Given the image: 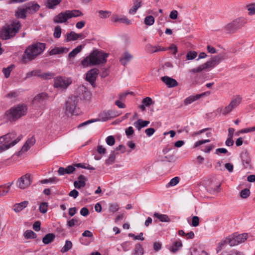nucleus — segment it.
<instances>
[{
  "instance_id": "52",
  "label": "nucleus",
  "mask_w": 255,
  "mask_h": 255,
  "mask_svg": "<svg viewBox=\"0 0 255 255\" xmlns=\"http://www.w3.org/2000/svg\"><path fill=\"white\" fill-rule=\"evenodd\" d=\"M154 102L152 101V99L148 97L143 99L142 101V103L146 107H149L151 105L154 104Z\"/></svg>"
},
{
  "instance_id": "30",
  "label": "nucleus",
  "mask_w": 255,
  "mask_h": 255,
  "mask_svg": "<svg viewBox=\"0 0 255 255\" xmlns=\"http://www.w3.org/2000/svg\"><path fill=\"white\" fill-rule=\"evenodd\" d=\"M61 1V0H46L45 5L48 8L54 9Z\"/></svg>"
},
{
  "instance_id": "56",
  "label": "nucleus",
  "mask_w": 255,
  "mask_h": 255,
  "mask_svg": "<svg viewBox=\"0 0 255 255\" xmlns=\"http://www.w3.org/2000/svg\"><path fill=\"white\" fill-rule=\"evenodd\" d=\"M100 119H91L88 121H87L86 122H84L81 124H80L78 126V128H80L81 127H84L85 126H87L88 125H89L90 124L93 123L95 122L99 121Z\"/></svg>"
},
{
  "instance_id": "2",
  "label": "nucleus",
  "mask_w": 255,
  "mask_h": 255,
  "mask_svg": "<svg viewBox=\"0 0 255 255\" xmlns=\"http://www.w3.org/2000/svg\"><path fill=\"white\" fill-rule=\"evenodd\" d=\"M22 138L21 134L17 136L14 131L9 132L0 137V153L7 150L18 142Z\"/></svg>"
},
{
  "instance_id": "37",
  "label": "nucleus",
  "mask_w": 255,
  "mask_h": 255,
  "mask_svg": "<svg viewBox=\"0 0 255 255\" xmlns=\"http://www.w3.org/2000/svg\"><path fill=\"white\" fill-rule=\"evenodd\" d=\"M77 33L74 31H71L70 33H68L66 34V37L65 41L67 42L70 41H75L77 39Z\"/></svg>"
},
{
  "instance_id": "29",
  "label": "nucleus",
  "mask_w": 255,
  "mask_h": 255,
  "mask_svg": "<svg viewBox=\"0 0 255 255\" xmlns=\"http://www.w3.org/2000/svg\"><path fill=\"white\" fill-rule=\"evenodd\" d=\"M55 238V236L53 233H48L46 234L42 239L43 243L45 244H49L52 243Z\"/></svg>"
},
{
  "instance_id": "12",
  "label": "nucleus",
  "mask_w": 255,
  "mask_h": 255,
  "mask_svg": "<svg viewBox=\"0 0 255 255\" xmlns=\"http://www.w3.org/2000/svg\"><path fill=\"white\" fill-rule=\"evenodd\" d=\"M27 14H32L39 10L40 5L34 2H29L23 5Z\"/></svg>"
},
{
  "instance_id": "20",
  "label": "nucleus",
  "mask_w": 255,
  "mask_h": 255,
  "mask_svg": "<svg viewBox=\"0 0 255 255\" xmlns=\"http://www.w3.org/2000/svg\"><path fill=\"white\" fill-rule=\"evenodd\" d=\"M48 97L47 93L42 92L35 96L33 99V102L34 103H43L48 100Z\"/></svg>"
},
{
  "instance_id": "40",
  "label": "nucleus",
  "mask_w": 255,
  "mask_h": 255,
  "mask_svg": "<svg viewBox=\"0 0 255 255\" xmlns=\"http://www.w3.org/2000/svg\"><path fill=\"white\" fill-rule=\"evenodd\" d=\"M14 67V65L13 64H11L7 67L3 68L2 69V72L4 74V76L6 78H7L9 77L10 72Z\"/></svg>"
},
{
  "instance_id": "46",
  "label": "nucleus",
  "mask_w": 255,
  "mask_h": 255,
  "mask_svg": "<svg viewBox=\"0 0 255 255\" xmlns=\"http://www.w3.org/2000/svg\"><path fill=\"white\" fill-rule=\"evenodd\" d=\"M99 16L101 18H107L109 17L111 14V11L107 10H101L98 11Z\"/></svg>"
},
{
  "instance_id": "18",
  "label": "nucleus",
  "mask_w": 255,
  "mask_h": 255,
  "mask_svg": "<svg viewBox=\"0 0 255 255\" xmlns=\"http://www.w3.org/2000/svg\"><path fill=\"white\" fill-rule=\"evenodd\" d=\"M236 108L233 106L231 104H229L225 107H221L216 110V112L218 114H222L224 115H227L232 112Z\"/></svg>"
},
{
  "instance_id": "49",
  "label": "nucleus",
  "mask_w": 255,
  "mask_h": 255,
  "mask_svg": "<svg viewBox=\"0 0 255 255\" xmlns=\"http://www.w3.org/2000/svg\"><path fill=\"white\" fill-rule=\"evenodd\" d=\"M48 207V203L47 202H42L40 204L39 206V211L43 214H45L47 211V209Z\"/></svg>"
},
{
  "instance_id": "28",
  "label": "nucleus",
  "mask_w": 255,
  "mask_h": 255,
  "mask_svg": "<svg viewBox=\"0 0 255 255\" xmlns=\"http://www.w3.org/2000/svg\"><path fill=\"white\" fill-rule=\"evenodd\" d=\"M28 204V201H24L19 203L15 204L13 206V210L15 212H19L26 208Z\"/></svg>"
},
{
  "instance_id": "51",
  "label": "nucleus",
  "mask_w": 255,
  "mask_h": 255,
  "mask_svg": "<svg viewBox=\"0 0 255 255\" xmlns=\"http://www.w3.org/2000/svg\"><path fill=\"white\" fill-rule=\"evenodd\" d=\"M242 101V98L240 96L236 97L235 99H233L230 104L234 106L235 108H237L241 103Z\"/></svg>"
},
{
  "instance_id": "21",
  "label": "nucleus",
  "mask_w": 255,
  "mask_h": 255,
  "mask_svg": "<svg viewBox=\"0 0 255 255\" xmlns=\"http://www.w3.org/2000/svg\"><path fill=\"white\" fill-rule=\"evenodd\" d=\"M113 21L114 22H120L123 23H126L128 25L131 24V21L126 16L114 15L113 16Z\"/></svg>"
},
{
  "instance_id": "23",
  "label": "nucleus",
  "mask_w": 255,
  "mask_h": 255,
  "mask_svg": "<svg viewBox=\"0 0 255 255\" xmlns=\"http://www.w3.org/2000/svg\"><path fill=\"white\" fill-rule=\"evenodd\" d=\"M35 139L34 136L29 138L24 144L21 148V151L26 152L35 143Z\"/></svg>"
},
{
  "instance_id": "19",
  "label": "nucleus",
  "mask_w": 255,
  "mask_h": 255,
  "mask_svg": "<svg viewBox=\"0 0 255 255\" xmlns=\"http://www.w3.org/2000/svg\"><path fill=\"white\" fill-rule=\"evenodd\" d=\"M236 108L233 106L231 104H229L225 107H221L216 110V112L218 114H222L224 115H227L232 112Z\"/></svg>"
},
{
  "instance_id": "47",
  "label": "nucleus",
  "mask_w": 255,
  "mask_h": 255,
  "mask_svg": "<svg viewBox=\"0 0 255 255\" xmlns=\"http://www.w3.org/2000/svg\"><path fill=\"white\" fill-rule=\"evenodd\" d=\"M59 181V179L58 178H57L56 177H53L49 178V179H45L42 180L40 182L42 184H46V183H49V182L56 183L58 182Z\"/></svg>"
},
{
  "instance_id": "63",
  "label": "nucleus",
  "mask_w": 255,
  "mask_h": 255,
  "mask_svg": "<svg viewBox=\"0 0 255 255\" xmlns=\"http://www.w3.org/2000/svg\"><path fill=\"white\" fill-rule=\"evenodd\" d=\"M53 76V74L50 72H46L43 74L39 73V77L43 79H51Z\"/></svg>"
},
{
  "instance_id": "3",
  "label": "nucleus",
  "mask_w": 255,
  "mask_h": 255,
  "mask_svg": "<svg viewBox=\"0 0 255 255\" xmlns=\"http://www.w3.org/2000/svg\"><path fill=\"white\" fill-rule=\"evenodd\" d=\"M108 54L102 51H93L89 56L86 57L81 61L82 65L84 67L90 65H96L107 62Z\"/></svg>"
},
{
  "instance_id": "6",
  "label": "nucleus",
  "mask_w": 255,
  "mask_h": 255,
  "mask_svg": "<svg viewBox=\"0 0 255 255\" xmlns=\"http://www.w3.org/2000/svg\"><path fill=\"white\" fill-rule=\"evenodd\" d=\"M21 27L19 21L13 22L11 26L3 28L0 33V36L1 39L6 40L13 37L18 31Z\"/></svg>"
},
{
  "instance_id": "4",
  "label": "nucleus",
  "mask_w": 255,
  "mask_h": 255,
  "mask_svg": "<svg viewBox=\"0 0 255 255\" xmlns=\"http://www.w3.org/2000/svg\"><path fill=\"white\" fill-rule=\"evenodd\" d=\"M27 107L23 104L10 108L4 114V118L9 122H14L25 116L27 113Z\"/></svg>"
},
{
  "instance_id": "31",
  "label": "nucleus",
  "mask_w": 255,
  "mask_h": 255,
  "mask_svg": "<svg viewBox=\"0 0 255 255\" xmlns=\"http://www.w3.org/2000/svg\"><path fill=\"white\" fill-rule=\"evenodd\" d=\"M69 18L82 16L83 13L79 10H67Z\"/></svg>"
},
{
  "instance_id": "25",
  "label": "nucleus",
  "mask_w": 255,
  "mask_h": 255,
  "mask_svg": "<svg viewBox=\"0 0 255 255\" xmlns=\"http://www.w3.org/2000/svg\"><path fill=\"white\" fill-rule=\"evenodd\" d=\"M69 48L66 47H55L51 49L49 54L50 55L66 53L69 51Z\"/></svg>"
},
{
  "instance_id": "34",
  "label": "nucleus",
  "mask_w": 255,
  "mask_h": 255,
  "mask_svg": "<svg viewBox=\"0 0 255 255\" xmlns=\"http://www.w3.org/2000/svg\"><path fill=\"white\" fill-rule=\"evenodd\" d=\"M182 246V244L180 241H176L170 247V251L173 253H175L179 250V248H181Z\"/></svg>"
},
{
  "instance_id": "5",
  "label": "nucleus",
  "mask_w": 255,
  "mask_h": 255,
  "mask_svg": "<svg viewBox=\"0 0 255 255\" xmlns=\"http://www.w3.org/2000/svg\"><path fill=\"white\" fill-rule=\"evenodd\" d=\"M224 59V56L222 54L214 56L212 57L209 60L207 61L205 63L200 65L199 67L192 69L190 70L191 73L200 72L203 70L207 68H213L215 66L218 65L222 60Z\"/></svg>"
},
{
  "instance_id": "41",
  "label": "nucleus",
  "mask_w": 255,
  "mask_h": 255,
  "mask_svg": "<svg viewBox=\"0 0 255 255\" xmlns=\"http://www.w3.org/2000/svg\"><path fill=\"white\" fill-rule=\"evenodd\" d=\"M72 247V243L71 241L67 240L65 242V244L64 247L61 249V252L62 253H66L69 251Z\"/></svg>"
},
{
  "instance_id": "27",
  "label": "nucleus",
  "mask_w": 255,
  "mask_h": 255,
  "mask_svg": "<svg viewBox=\"0 0 255 255\" xmlns=\"http://www.w3.org/2000/svg\"><path fill=\"white\" fill-rule=\"evenodd\" d=\"M149 124V121H148L138 119L133 123V125L138 130H140L142 128L147 127Z\"/></svg>"
},
{
  "instance_id": "50",
  "label": "nucleus",
  "mask_w": 255,
  "mask_h": 255,
  "mask_svg": "<svg viewBox=\"0 0 255 255\" xmlns=\"http://www.w3.org/2000/svg\"><path fill=\"white\" fill-rule=\"evenodd\" d=\"M146 49L150 53L158 52L159 46H152L150 44H147L145 46Z\"/></svg>"
},
{
  "instance_id": "62",
  "label": "nucleus",
  "mask_w": 255,
  "mask_h": 255,
  "mask_svg": "<svg viewBox=\"0 0 255 255\" xmlns=\"http://www.w3.org/2000/svg\"><path fill=\"white\" fill-rule=\"evenodd\" d=\"M119 209V205L117 204H110L109 207V211L110 212H112L113 213L118 211Z\"/></svg>"
},
{
  "instance_id": "16",
  "label": "nucleus",
  "mask_w": 255,
  "mask_h": 255,
  "mask_svg": "<svg viewBox=\"0 0 255 255\" xmlns=\"http://www.w3.org/2000/svg\"><path fill=\"white\" fill-rule=\"evenodd\" d=\"M67 12L66 10L64 12H61L56 15L54 18V22L56 23H63L67 21L69 19L67 16Z\"/></svg>"
},
{
  "instance_id": "53",
  "label": "nucleus",
  "mask_w": 255,
  "mask_h": 255,
  "mask_svg": "<svg viewBox=\"0 0 255 255\" xmlns=\"http://www.w3.org/2000/svg\"><path fill=\"white\" fill-rule=\"evenodd\" d=\"M197 53L195 51H190L187 53L186 59L188 60H193L196 58Z\"/></svg>"
},
{
  "instance_id": "24",
  "label": "nucleus",
  "mask_w": 255,
  "mask_h": 255,
  "mask_svg": "<svg viewBox=\"0 0 255 255\" xmlns=\"http://www.w3.org/2000/svg\"><path fill=\"white\" fill-rule=\"evenodd\" d=\"M78 181H75L74 182V186L76 188L80 189L82 187H84L86 185V178L83 175H80L79 176Z\"/></svg>"
},
{
  "instance_id": "42",
  "label": "nucleus",
  "mask_w": 255,
  "mask_h": 255,
  "mask_svg": "<svg viewBox=\"0 0 255 255\" xmlns=\"http://www.w3.org/2000/svg\"><path fill=\"white\" fill-rule=\"evenodd\" d=\"M133 254L135 255H142L143 254V249L140 244H137L135 245Z\"/></svg>"
},
{
  "instance_id": "48",
  "label": "nucleus",
  "mask_w": 255,
  "mask_h": 255,
  "mask_svg": "<svg viewBox=\"0 0 255 255\" xmlns=\"http://www.w3.org/2000/svg\"><path fill=\"white\" fill-rule=\"evenodd\" d=\"M246 7L249 11V15L255 14V3L248 4L246 6Z\"/></svg>"
},
{
  "instance_id": "9",
  "label": "nucleus",
  "mask_w": 255,
  "mask_h": 255,
  "mask_svg": "<svg viewBox=\"0 0 255 255\" xmlns=\"http://www.w3.org/2000/svg\"><path fill=\"white\" fill-rule=\"evenodd\" d=\"M70 78L65 77L58 76L54 78V86L61 90L66 89L71 84Z\"/></svg>"
},
{
  "instance_id": "32",
  "label": "nucleus",
  "mask_w": 255,
  "mask_h": 255,
  "mask_svg": "<svg viewBox=\"0 0 255 255\" xmlns=\"http://www.w3.org/2000/svg\"><path fill=\"white\" fill-rule=\"evenodd\" d=\"M225 240L226 241L227 244H229L231 247L238 245L236 241L235 234H233L232 236L227 237Z\"/></svg>"
},
{
  "instance_id": "14",
  "label": "nucleus",
  "mask_w": 255,
  "mask_h": 255,
  "mask_svg": "<svg viewBox=\"0 0 255 255\" xmlns=\"http://www.w3.org/2000/svg\"><path fill=\"white\" fill-rule=\"evenodd\" d=\"M120 114L116 110L105 111L102 112L100 116L103 121H106L108 119L118 117Z\"/></svg>"
},
{
  "instance_id": "15",
  "label": "nucleus",
  "mask_w": 255,
  "mask_h": 255,
  "mask_svg": "<svg viewBox=\"0 0 255 255\" xmlns=\"http://www.w3.org/2000/svg\"><path fill=\"white\" fill-rule=\"evenodd\" d=\"M161 80L168 88L175 87L178 85V82L175 79L167 76L162 77Z\"/></svg>"
},
{
  "instance_id": "36",
  "label": "nucleus",
  "mask_w": 255,
  "mask_h": 255,
  "mask_svg": "<svg viewBox=\"0 0 255 255\" xmlns=\"http://www.w3.org/2000/svg\"><path fill=\"white\" fill-rule=\"evenodd\" d=\"M220 255H245L244 253L238 250H231L230 251H225L221 253Z\"/></svg>"
},
{
  "instance_id": "1",
  "label": "nucleus",
  "mask_w": 255,
  "mask_h": 255,
  "mask_svg": "<svg viewBox=\"0 0 255 255\" xmlns=\"http://www.w3.org/2000/svg\"><path fill=\"white\" fill-rule=\"evenodd\" d=\"M45 48V44L40 42L33 43L28 46L22 56V62L26 63L34 60L43 52Z\"/></svg>"
},
{
  "instance_id": "13",
  "label": "nucleus",
  "mask_w": 255,
  "mask_h": 255,
  "mask_svg": "<svg viewBox=\"0 0 255 255\" xmlns=\"http://www.w3.org/2000/svg\"><path fill=\"white\" fill-rule=\"evenodd\" d=\"M99 72V71L97 68L92 69L87 73L86 80L94 86Z\"/></svg>"
},
{
  "instance_id": "45",
  "label": "nucleus",
  "mask_w": 255,
  "mask_h": 255,
  "mask_svg": "<svg viewBox=\"0 0 255 255\" xmlns=\"http://www.w3.org/2000/svg\"><path fill=\"white\" fill-rule=\"evenodd\" d=\"M144 23L147 25H152L154 22V18L152 15H148L144 18Z\"/></svg>"
},
{
  "instance_id": "33",
  "label": "nucleus",
  "mask_w": 255,
  "mask_h": 255,
  "mask_svg": "<svg viewBox=\"0 0 255 255\" xmlns=\"http://www.w3.org/2000/svg\"><path fill=\"white\" fill-rule=\"evenodd\" d=\"M83 47V46L82 45H80L78 46L76 48H74L72 51H71L69 53V58L70 59L74 58L76 56V55L81 51Z\"/></svg>"
},
{
  "instance_id": "64",
  "label": "nucleus",
  "mask_w": 255,
  "mask_h": 255,
  "mask_svg": "<svg viewBox=\"0 0 255 255\" xmlns=\"http://www.w3.org/2000/svg\"><path fill=\"white\" fill-rule=\"evenodd\" d=\"M131 243L129 242H125L121 244V246L124 252H127L129 250V246L131 245Z\"/></svg>"
},
{
  "instance_id": "38",
  "label": "nucleus",
  "mask_w": 255,
  "mask_h": 255,
  "mask_svg": "<svg viewBox=\"0 0 255 255\" xmlns=\"http://www.w3.org/2000/svg\"><path fill=\"white\" fill-rule=\"evenodd\" d=\"M154 216L158 219L161 222H167L170 221V219L168 216L164 214H160L157 213H155Z\"/></svg>"
},
{
  "instance_id": "22",
  "label": "nucleus",
  "mask_w": 255,
  "mask_h": 255,
  "mask_svg": "<svg viewBox=\"0 0 255 255\" xmlns=\"http://www.w3.org/2000/svg\"><path fill=\"white\" fill-rule=\"evenodd\" d=\"M206 93H203L200 94H197L196 95H191L184 100V104L185 105H189L193 102L203 97Z\"/></svg>"
},
{
  "instance_id": "43",
  "label": "nucleus",
  "mask_w": 255,
  "mask_h": 255,
  "mask_svg": "<svg viewBox=\"0 0 255 255\" xmlns=\"http://www.w3.org/2000/svg\"><path fill=\"white\" fill-rule=\"evenodd\" d=\"M115 158L116 154L114 152H113L110 154L109 158L106 160V165H110L113 164L115 162Z\"/></svg>"
},
{
  "instance_id": "55",
  "label": "nucleus",
  "mask_w": 255,
  "mask_h": 255,
  "mask_svg": "<svg viewBox=\"0 0 255 255\" xmlns=\"http://www.w3.org/2000/svg\"><path fill=\"white\" fill-rule=\"evenodd\" d=\"M61 34V28L60 26H57L54 28V37L56 38L60 37Z\"/></svg>"
},
{
  "instance_id": "58",
  "label": "nucleus",
  "mask_w": 255,
  "mask_h": 255,
  "mask_svg": "<svg viewBox=\"0 0 255 255\" xmlns=\"http://www.w3.org/2000/svg\"><path fill=\"white\" fill-rule=\"evenodd\" d=\"M250 190L246 188L241 191L240 192V196L241 198L245 199L250 196Z\"/></svg>"
},
{
  "instance_id": "35",
  "label": "nucleus",
  "mask_w": 255,
  "mask_h": 255,
  "mask_svg": "<svg viewBox=\"0 0 255 255\" xmlns=\"http://www.w3.org/2000/svg\"><path fill=\"white\" fill-rule=\"evenodd\" d=\"M248 236L247 233H244L237 235H235V237L238 244L242 243L247 240Z\"/></svg>"
},
{
  "instance_id": "10",
  "label": "nucleus",
  "mask_w": 255,
  "mask_h": 255,
  "mask_svg": "<svg viewBox=\"0 0 255 255\" xmlns=\"http://www.w3.org/2000/svg\"><path fill=\"white\" fill-rule=\"evenodd\" d=\"M31 182L30 174L27 173L18 178L16 184L20 189H24L30 185Z\"/></svg>"
},
{
  "instance_id": "26",
  "label": "nucleus",
  "mask_w": 255,
  "mask_h": 255,
  "mask_svg": "<svg viewBox=\"0 0 255 255\" xmlns=\"http://www.w3.org/2000/svg\"><path fill=\"white\" fill-rule=\"evenodd\" d=\"M26 12L22 6L18 7L15 12V16L18 18L25 19L26 17Z\"/></svg>"
},
{
  "instance_id": "17",
  "label": "nucleus",
  "mask_w": 255,
  "mask_h": 255,
  "mask_svg": "<svg viewBox=\"0 0 255 255\" xmlns=\"http://www.w3.org/2000/svg\"><path fill=\"white\" fill-rule=\"evenodd\" d=\"M132 58L133 56L128 51H126L121 55L120 61L123 65L126 66Z\"/></svg>"
},
{
  "instance_id": "61",
  "label": "nucleus",
  "mask_w": 255,
  "mask_h": 255,
  "mask_svg": "<svg viewBox=\"0 0 255 255\" xmlns=\"http://www.w3.org/2000/svg\"><path fill=\"white\" fill-rule=\"evenodd\" d=\"M143 233H140L139 235L135 236L134 234L132 233L128 234V236L133 238L134 240H138L141 241H143L144 238L142 237Z\"/></svg>"
},
{
  "instance_id": "54",
  "label": "nucleus",
  "mask_w": 255,
  "mask_h": 255,
  "mask_svg": "<svg viewBox=\"0 0 255 255\" xmlns=\"http://www.w3.org/2000/svg\"><path fill=\"white\" fill-rule=\"evenodd\" d=\"M40 71L38 70H33L27 73L25 78L27 79L32 76H37L39 77Z\"/></svg>"
},
{
  "instance_id": "57",
  "label": "nucleus",
  "mask_w": 255,
  "mask_h": 255,
  "mask_svg": "<svg viewBox=\"0 0 255 255\" xmlns=\"http://www.w3.org/2000/svg\"><path fill=\"white\" fill-rule=\"evenodd\" d=\"M227 244L225 239L219 242L216 249L217 253L218 254L220 251L224 249V246Z\"/></svg>"
},
{
  "instance_id": "59",
  "label": "nucleus",
  "mask_w": 255,
  "mask_h": 255,
  "mask_svg": "<svg viewBox=\"0 0 255 255\" xmlns=\"http://www.w3.org/2000/svg\"><path fill=\"white\" fill-rule=\"evenodd\" d=\"M180 180L179 177L176 176L171 179L168 183V186H174L177 185Z\"/></svg>"
},
{
  "instance_id": "44",
  "label": "nucleus",
  "mask_w": 255,
  "mask_h": 255,
  "mask_svg": "<svg viewBox=\"0 0 255 255\" xmlns=\"http://www.w3.org/2000/svg\"><path fill=\"white\" fill-rule=\"evenodd\" d=\"M24 236L26 239H35L37 235L31 230H26L24 233Z\"/></svg>"
},
{
  "instance_id": "39",
  "label": "nucleus",
  "mask_w": 255,
  "mask_h": 255,
  "mask_svg": "<svg viewBox=\"0 0 255 255\" xmlns=\"http://www.w3.org/2000/svg\"><path fill=\"white\" fill-rule=\"evenodd\" d=\"M81 224V222L79 219L77 217L72 218L69 221H67V225L69 227H72L75 225H79Z\"/></svg>"
},
{
  "instance_id": "8",
  "label": "nucleus",
  "mask_w": 255,
  "mask_h": 255,
  "mask_svg": "<svg viewBox=\"0 0 255 255\" xmlns=\"http://www.w3.org/2000/svg\"><path fill=\"white\" fill-rule=\"evenodd\" d=\"M78 98L76 96L71 97L68 98L65 105V113L67 115H77L76 111Z\"/></svg>"
},
{
  "instance_id": "11",
  "label": "nucleus",
  "mask_w": 255,
  "mask_h": 255,
  "mask_svg": "<svg viewBox=\"0 0 255 255\" xmlns=\"http://www.w3.org/2000/svg\"><path fill=\"white\" fill-rule=\"evenodd\" d=\"M240 157L244 167L247 169H251L252 167V161L249 153L247 149L243 150L241 153Z\"/></svg>"
},
{
  "instance_id": "7",
  "label": "nucleus",
  "mask_w": 255,
  "mask_h": 255,
  "mask_svg": "<svg viewBox=\"0 0 255 255\" xmlns=\"http://www.w3.org/2000/svg\"><path fill=\"white\" fill-rule=\"evenodd\" d=\"M247 22V20L244 17H239L231 22L228 23L225 26V29L227 31L230 32H234L237 29H239L244 26Z\"/></svg>"
},
{
  "instance_id": "60",
  "label": "nucleus",
  "mask_w": 255,
  "mask_h": 255,
  "mask_svg": "<svg viewBox=\"0 0 255 255\" xmlns=\"http://www.w3.org/2000/svg\"><path fill=\"white\" fill-rule=\"evenodd\" d=\"M106 141L107 144L110 146L113 145L115 142V138L112 135L108 136L106 138Z\"/></svg>"
}]
</instances>
